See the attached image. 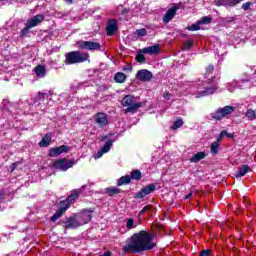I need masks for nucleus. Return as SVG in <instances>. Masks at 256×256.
<instances>
[{
  "label": "nucleus",
  "instance_id": "39448f33",
  "mask_svg": "<svg viewBox=\"0 0 256 256\" xmlns=\"http://www.w3.org/2000/svg\"><path fill=\"white\" fill-rule=\"evenodd\" d=\"M111 137H113V134H111V133L100 137V141L105 142V144L94 155L95 159H101V157H103V155H105L106 153H109V151H111V147H113V144L115 143V141H117V136L115 138H111Z\"/></svg>",
  "mask_w": 256,
  "mask_h": 256
},
{
  "label": "nucleus",
  "instance_id": "9d476101",
  "mask_svg": "<svg viewBox=\"0 0 256 256\" xmlns=\"http://www.w3.org/2000/svg\"><path fill=\"white\" fill-rule=\"evenodd\" d=\"M94 123L100 127V129H103L104 127H107L109 125V117L106 113L98 112L93 116Z\"/></svg>",
  "mask_w": 256,
  "mask_h": 256
},
{
  "label": "nucleus",
  "instance_id": "393cba45",
  "mask_svg": "<svg viewBox=\"0 0 256 256\" xmlns=\"http://www.w3.org/2000/svg\"><path fill=\"white\" fill-rule=\"evenodd\" d=\"M129 183H131V176L125 175L119 178L117 185L123 187V185H129Z\"/></svg>",
  "mask_w": 256,
  "mask_h": 256
},
{
  "label": "nucleus",
  "instance_id": "6e6552de",
  "mask_svg": "<svg viewBox=\"0 0 256 256\" xmlns=\"http://www.w3.org/2000/svg\"><path fill=\"white\" fill-rule=\"evenodd\" d=\"M235 112V107L233 106H224L219 108L214 113H212V119H216V121H221V119H225V117H229L231 113Z\"/></svg>",
  "mask_w": 256,
  "mask_h": 256
},
{
  "label": "nucleus",
  "instance_id": "3c124183",
  "mask_svg": "<svg viewBox=\"0 0 256 256\" xmlns=\"http://www.w3.org/2000/svg\"><path fill=\"white\" fill-rule=\"evenodd\" d=\"M66 1H68V3H71V0H66Z\"/></svg>",
  "mask_w": 256,
  "mask_h": 256
},
{
  "label": "nucleus",
  "instance_id": "0eeeda50",
  "mask_svg": "<svg viewBox=\"0 0 256 256\" xmlns=\"http://www.w3.org/2000/svg\"><path fill=\"white\" fill-rule=\"evenodd\" d=\"M89 59V54H83L79 51H73L66 54L67 65H73L75 63H84Z\"/></svg>",
  "mask_w": 256,
  "mask_h": 256
},
{
  "label": "nucleus",
  "instance_id": "58836bf2",
  "mask_svg": "<svg viewBox=\"0 0 256 256\" xmlns=\"http://www.w3.org/2000/svg\"><path fill=\"white\" fill-rule=\"evenodd\" d=\"M193 47V40H188L184 43V49L189 50Z\"/></svg>",
  "mask_w": 256,
  "mask_h": 256
},
{
  "label": "nucleus",
  "instance_id": "f257e3e1",
  "mask_svg": "<svg viewBox=\"0 0 256 256\" xmlns=\"http://www.w3.org/2000/svg\"><path fill=\"white\" fill-rule=\"evenodd\" d=\"M154 236L148 231L141 230L134 233L123 246L124 253H143V251H151L157 247V243L153 241Z\"/></svg>",
  "mask_w": 256,
  "mask_h": 256
},
{
  "label": "nucleus",
  "instance_id": "cd10ccee",
  "mask_svg": "<svg viewBox=\"0 0 256 256\" xmlns=\"http://www.w3.org/2000/svg\"><path fill=\"white\" fill-rule=\"evenodd\" d=\"M29 33H31V28L25 24V27L20 31V39H25V37H29Z\"/></svg>",
  "mask_w": 256,
  "mask_h": 256
},
{
  "label": "nucleus",
  "instance_id": "c756f323",
  "mask_svg": "<svg viewBox=\"0 0 256 256\" xmlns=\"http://www.w3.org/2000/svg\"><path fill=\"white\" fill-rule=\"evenodd\" d=\"M210 153L212 155H217L219 153V142H213L210 146Z\"/></svg>",
  "mask_w": 256,
  "mask_h": 256
},
{
  "label": "nucleus",
  "instance_id": "79ce46f5",
  "mask_svg": "<svg viewBox=\"0 0 256 256\" xmlns=\"http://www.w3.org/2000/svg\"><path fill=\"white\" fill-rule=\"evenodd\" d=\"M164 99L166 101H170L171 97H173V94L169 93V92H165L163 95Z\"/></svg>",
  "mask_w": 256,
  "mask_h": 256
},
{
  "label": "nucleus",
  "instance_id": "4468645a",
  "mask_svg": "<svg viewBox=\"0 0 256 256\" xmlns=\"http://www.w3.org/2000/svg\"><path fill=\"white\" fill-rule=\"evenodd\" d=\"M119 31V23L115 19L108 20L106 26V33L107 35H115Z\"/></svg>",
  "mask_w": 256,
  "mask_h": 256
},
{
  "label": "nucleus",
  "instance_id": "8fccbe9b",
  "mask_svg": "<svg viewBox=\"0 0 256 256\" xmlns=\"http://www.w3.org/2000/svg\"><path fill=\"white\" fill-rule=\"evenodd\" d=\"M4 103H9V101H7V100H4Z\"/></svg>",
  "mask_w": 256,
  "mask_h": 256
},
{
  "label": "nucleus",
  "instance_id": "7ed1b4c3",
  "mask_svg": "<svg viewBox=\"0 0 256 256\" xmlns=\"http://www.w3.org/2000/svg\"><path fill=\"white\" fill-rule=\"evenodd\" d=\"M91 219H93V210H84L68 217L66 221L63 222V225L66 229H77V227L87 225Z\"/></svg>",
  "mask_w": 256,
  "mask_h": 256
},
{
  "label": "nucleus",
  "instance_id": "f3484780",
  "mask_svg": "<svg viewBox=\"0 0 256 256\" xmlns=\"http://www.w3.org/2000/svg\"><path fill=\"white\" fill-rule=\"evenodd\" d=\"M69 151V147L62 145L59 147H54L49 151V157H59L62 153H67Z\"/></svg>",
  "mask_w": 256,
  "mask_h": 256
},
{
  "label": "nucleus",
  "instance_id": "20e7f679",
  "mask_svg": "<svg viewBox=\"0 0 256 256\" xmlns=\"http://www.w3.org/2000/svg\"><path fill=\"white\" fill-rule=\"evenodd\" d=\"M77 199H79V190H74L66 200L60 202V208L56 211L55 214H53L51 221H57V219H59L63 213L69 209V205H71V203H75Z\"/></svg>",
  "mask_w": 256,
  "mask_h": 256
},
{
  "label": "nucleus",
  "instance_id": "412c9836",
  "mask_svg": "<svg viewBox=\"0 0 256 256\" xmlns=\"http://www.w3.org/2000/svg\"><path fill=\"white\" fill-rule=\"evenodd\" d=\"M251 171V167H249V165H242L238 172L235 174L236 179H239L240 177H245V175H247V173Z\"/></svg>",
  "mask_w": 256,
  "mask_h": 256
},
{
  "label": "nucleus",
  "instance_id": "a19ab883",
  "mask_svg": "<svg viewBox=\"0 0 256 256\" xmlns=\"http://www.w3.org/2000/svg\"><path fill=\"white\" fill-rule=\"evenodd\" d=\"M147 211H151V205L145 206V207L139 212V215H143V213H147Z\"/></svg>",
  "mask_w": 256,
  "mask_h": 256
},
{
  "label": "nucleus",
  "instance_id": "aec40b11",
  "mask_svg": "<svg viewBox=\"0 0 256 256\" xmlns=\"http://www.w3.org/2000/svg\"><path fill=\"white\" fill-rule=\"evenodd\" d=\"M243 0H220L217 2V5H224L225 7H235L239 5Z\"/></svg>",
  "mask_w": 256,
  "mask_h": 256
},
{
  "label": "nucleus",
  "instance_id": "37998d69",
  "mask_svg": "<svg viewBox=\"0 0 256 256\" xmlns=\"http://www.w3.org/2000/svg\"><path fill=\"white\" fill-rule=\"evenodd\" d=\"M249 7H251V2H246V3L242 4V9L244 11H248Z\"/></svg>",
  "mask_w": 256,
  "mask_h": 256
},
{
  "label": "nucleus",
  "instance_id": "b1692460",
  "mask_svg": "<svg viewBox=\"0 0 256 256\" xmlns=\"http://www.w3.org/2000/svg\"><path fill=\"white\" fill-rule=\"evenodd\" d=\"M51 145V133H47L39 142L40 147H49Z\"/></svg>",
  "mask_w": 256,
  "mask_h": 256
},
{
  "label": "nucleus",
  "instance_id": "bb28decb",
  "mask_svg": "<svg viewBox=\"0 0 256 256\" xmlns=\"http://www.w3.org/2000/svg\"><path fill=\"white\" fill-rule=\"evenodd\" d=\"M136 227H137V223H135V219H133V218H128V219L126 220V229H127L128 231H131V229H136Z\"/></svg>",
  "mask_w": 256,
  "mask_h": 256
},
{
  "label": "nucleus",
  "instance_id": "2eb2a0df",
  "mask_svg": "<svg viewBox=\"0 0 256 256\" xmlns=\"http://www.w3.org/2000/svg\"><path fill=\"white\" fill-rule=\"evenodd\" d=\"M43 19L45 17L41 14H38L26 21V25L30 28L33 29V27H37V25H40V23H43Z\"/></svg>",
  "mask_w": 256,
  "mask_h": 256
},
{
  "label": "nucleus",
  "instance_id": "473e14b6",
  "mask_svg": "<svg viewBox=\"0 0 256 256\" xmlns=\"http://www.w3.org/2000/svg\"><path fill=\"white\" fill-rule=\"evenodd\" d=\"M106 193H108V195H117V193H121V189L117 188V187H110L106 189Z\"/></svg>",
  "mask_w": 256,
  "mask_h": 256
},
{
  "label": "nucleus",
  "instance_id": "a18cd8bd",
  "mask_svg": "<svg viewBox=\"0 0 256 256\" xmlns=\"http://www.w3.org/2000/svg\"><path fill=\"white\" fill-rule=\"evenodd\" d=\"M17 167V164L16 163H13L12 165H11V171H15V168Z\"/></svg>",
  "mask_w": 256,
  "mask_h": 256
},
{
  "label": "nucleus",
  "instance_id": "49530a36",
  "mask_svg": "<svg viewBox=\"0 0 256 256\" xmlns=\"http://www.w3.org/2000/svg\"><path fill=\"white\" fill-rule=\"evenodd\" d=\"M99 256H111V252H105L104 254H101Z\"/></svg>",
  "mask_w": 256,
  "mask_h": 256
},
{
  "label": "nucleus",
  "instance_id": "72a5a7b5",
  "mask_svg": "<svg viewBox=\"0 0 256 256\" xmlns=\"http://www.w3.org/2000/svg\"><path fill=\"white\" fill-rule=\"evenodd\" d=\"M205 74L204 77L205 79H207V77H209V75H211V73H213V71H215V66H213V64H209L206 69H205Z\"/></svg>",
  "mask_w": 256,
  "mask_h": 256
},
{
  "label": "nucleus",
  "instance_id": "de8ad7c7",
  "mask_svg": "<svg viewBox=\"0 0 256 256\" xmlns=\"http://www.w3.org/2000/svg\"><path fill=\"white\" fill-rule=\"evenodd\" d=\"M123 69H124V71H131V66H126Z\"/></svg>",
  "mask_w": 256,
  "mask_h": 256
},
{
  "label": "nucleus",
  "instance_id": "2f4dec72",
  "mask_svg": "<svg viewBox=\"0 0 256 256\" xmlns=\"http://www.w3.org/2000/svg\"><path fill=\"white\" fill-rule=\"evenodd\" d=\"M237 87H239V82L237 81H233L232 83H228L226 85V88L228 89V91H230L232 93V91H235V89H237Z\"/></svg>",
  "mask_w": 256,
  "mask_h": 256
},
{
  "label": "nucleus",
  "instance_id": "1a4fd4ad",
  "mask_svg": "<svg viewBox=\"0 0 256 256\" xmlns=\"http://www.w3.org/2000/svg\"><path fill=\"white\" fill-rule=\"evenodd\" d=\"M73 165H75V162L73 160L63 158L54 161L52 167L53 169H58V171H67L68 169H71Z\"/></svg>",
  "mask_w": 256,
  "mask_h": 256
},
{
  "label": "nucleus",
  "instance_id": "f8f14e48",
  "mask_svg": "<svg viewBox=\"0 0 256 256\" xmlns=\"http://www.w3.org/2000/svg\"><path fill=\"white\" fill-rule=\"evenodd\" d=\"M136 79H138V81H142L143 83H147L153 79V73L146 69L139 70L136 74Z\"/></svg>",
  "mask_w": 256,
  "mask_h": 256
},
{
  "label": "nucleus",
  "instance_id": "dca6fc26",
  "mask_svg": "<svg viewBox=\"0 0 256 256\" xmlns=\"http://www.w3.org/2000/svg\"><path fill=\"white\" fill-rule=\"evenodd\" d=\"M51 97H53V94L51 92H45V93H38L37 99H38V105H49V101H51Z\"/></svg>",
  "mask_w": 256,
  "mask_h": 256
},
{
  "label": "nucleus",
  "instance_id": "c9c22d12",
  "mask_svg": "<svg viewBox=\"0 0 256 256\" xmlns=\"http://www.w3.org/2000/svg\"><path fill=\"white\" fill-rule=\"evenodd\" d=\"M181 127H183V120H182V119H177V120L173 123V125H172L173 131H176V129H179V128H181Z\"/></svg>",
  "mask_w": 256,
  "mask_h": 256
},
{
  "label": "nucleus",
  "instance_id": "4c0bfd02",
  "mask_svg": "<svg viewBox=\"0 0 256 256\" xmlns=\"http://www.w3.org/2000/svg\"><path fill=\"white\" fill-rule=\"evenodd\" d=\"M136 61H138V63H145L147 59L145 58V55H143V53L140 52L136 55Z\"/></svg>",
  "mask_w": 256,
  "mask_h": 256
},
{
  "label": "nucleus",
  "instance_id": "ea45409f",
  "mask_svg": "<svg viewBox=\"0 0 256 256\" xmlns=\"http://www.w3.org/2000/svg\"><path fill=\"white\" fill-rule=\"evenodd\" d=\"M225 135H227V131L223 130L220 132V135L217 138L216 143H219V141H221V139H223L225 137Z\"/></svg>",
  "mask_w": 256,
  "mask_h": 256
},
{
  "label": "nucleus",
  "instance_id": "a211bd4d",
  "mask_svg": "<svg viewBox=\"0 0 256 256\" xmlns=\"http://www.w3.org/2000/svg\"><path fill=\"white\" fill-rule=\"evenodd\" d=\"M159 52H160L159 45L145 47L140 50V53H144V55H159Z\"/></svg>",
  "mask_w": 256,
  "mask_h": 256
},
{
  "label": "nucleus",
  "instance_id": "7c9ffc66",
  "mask_svg": "<svg viewBox=\"0 0 256 256\" xmlns=\"http://www.w3.org/2000/svg\"><path fill=\"white\" fill-rule=\"evenodd\" d=\"M213 21V18L211 16H204L200 20H198V23L200 25H209Z\"/></svg>",
  "mask_w": 256,
  "mask_h": 256
},
{
  "label": "nucleus",
  "instance_id": "4be33fe9",
  "mask_svg": "<svg viewBox=\"0 0 256 256\" xmlns=\"http://www.w3.org/2000/svg\"><path fill=\"white\" fill-rule=\"evenodd\" d=\"M207 154L205 152H198L190 158V163H199L202 159H205Z\"/></svg>",
  "mask_w": 256,
  "mask_h": 256
},
{
  "label": "nucleus",
  "instance_id": "c85d7f7f",
  "mask_svg": "<svg viewBox=\"0 0 256 256\" xmlns=\"http://www.w3.org/2000/svg\"><path fill=\"white\" fill-rule=\"evenodd\" d=\"M143 177L141 174V171L139 170H133L130 174V178L134 181H140V179Z\"/></svg>",
  "mask_w": 256,
  "mask_h": 256
},
{
  "label": "nucleus",
  "instance_id": "9b49d317",
  "mask_svg": "<svg viewBox=\"0 0 256 256\" xmlns=\"http://www.w3.org/2000/svg\"><path fill=\"white\" fill-rule=\"evenodd\" d=\"M155 191V184H149L141 189V191L135 194V199H144L147 195H151Z\"/></svg>",
  "mask_w": 256,
  "mask_h": 256
},
{
  "label": "nucleus",
  "instance_id": "f704fd0d",
  "mask_svg": "<svg viewBox=\"0 0 256 256\" xmlns=\"http://www.w3.org/2000/svg\"><path fill=\"white\" fill-rule=\"evenodd\" d=\"M187 30L188 31H199V30H201V24L199 23V21H197V23L187 26Z\"/></svg>",
  "mask_w": 256,
  "mask_h": 256
},
{
  "label": "nucleus",
  "instance_id": "ddd939ff",
  "mask_svg": "<svg viewBox=\"0 0 256 256\" xmlns=\"http://www.w3.org/2000/svg\"><path fill=\"white\" fill-rule=\"evenodd\" d=\"M79 46L81 49H88V51H98L101 49V44L92 41H82Z\"/></svg>",
  "mask_w": 256,
  "mask_h": 256
},
{
  "label": "nucleus",
  "instance_id": "423d86ee",
  "mask_svg": "<svg viewBox=\"0 0 256 256\" xmlns=\"http://www.w3.org/2000/svg\"><path fill=\"white\" fill-rule=\"evenodd\" d=\"M122 107H127L124 110V113H135V111H139L143 104L141 102H135V97L132 95H126L121 102Z\"/></svg>",
  "mask_w": 256,
  "mask_h": 256
},
{
  "label": "nucleus",
  "instance_id": "a878e982",
  "mask_svg": "<svg viewBox=\"0 0 256 256\" xmlns=\"http://www.w3.org/2000/svg\"><path fill=\"white\" fill-rule=\"evenodd\" d=\"M126 79L127 75H125V73L123 72H118L114 76V80L116 81V83H125Z\"/></svg>",
  "mask_w": 256,
  "mask_h": 256
},
{
  "label": "nucleus",
  "instance_id": "09e8293b",
  "mask_svg": "<svg viewBox=\"0 0 256 256\" xmlns=\"http://www.w3.org/2000/svg\"><path fill=\"white\" fill-rule=\"evenodd\" d=\"M192 195V193H189L188 195H186L185 199H191Z\"/></svg>",
  "mask_w": 256,
  "mask_h": 256
},
{
  "label": "nucleus",
  "instance_id": "c03bdc74",
  "mask_svg": "<svg viewBox=\"0 0 256 256\" xmlns=\"http://www.w3.org/2000/svg\"><path fill=\"white\" fill-rule=\"evenodd\" d=\"M211 252L209 250H203L200 252V256H210Z\"/></svg>",
  "mask_w": 256,
  "mask_h": 256
},
{
  "label": "nucleus",
  "instance_id": "e433bc0d",
  "mask_svg": "<svg viewBox=\"0 0 256 256\" xmlns=\"http://www.w3.org/2000/svg\"><path fill=\"white\" fill-rule=\"evenodd\" d=\"M134 35H136V37H145L147 35V30L144 28L138 29L135 31Z\"/></svg>",
  "mask_w": 256,
  "mask_h": 256
},
{
  "label": "nucleus",
  "instance_id": "f03ea898",
  "mask_svg": "<svg viewBox=\"0 0 256 256\" xmlns=\"http://www.w3.org/2000/svg\"><path fill=\"white\" fill-rule=\"evenodd\" d=\"M219 89V85H217V78L211 77L207 80H201L194 82L190 87V93L196 99L201 97H207L209 95H213Z\"/></svg>",
  "mask_w": 256,
  "mask_h": 256
},
{
  "label": "nucleus",
  "instance_id": "6ab92c4d",
  "mask_svg": "<svg viewBox=\"0 0 256 256\" xmlns=\"http://www.w3.org/2000/svg\"><path fill=\"white\" fill-rule=\"evenodd\" d=\"M176 13H177L176 7L170 8L163 17L164 23H169L171 19L175 17Z\"/></svg>",
  "mask_w": 256,
  "mask_h": 256
},
{
  "label": "nucleus",
  "instance_id": "5701e85b",
  "mask_svg": "<svg viewBox=\"0 0 256 256\" xmlns=\"http://www.w3.org/2000/svg\"><path fill=\"white\" fill-rule=\"evenodd\" d=\"M35 74H36V77H39V79H43V77H45L46 75V69H45V66L43 65H38L35 69Z\"/></svg>",
  "mask_w": 256,
  "mask_h": 256
}]
</instances>
